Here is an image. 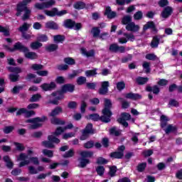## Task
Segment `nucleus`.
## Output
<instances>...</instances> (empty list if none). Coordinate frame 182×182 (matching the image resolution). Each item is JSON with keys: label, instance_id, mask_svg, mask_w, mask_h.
<instances>
[{"label": "nucleus", "instance_id": "obj_1", "mask_svg": "<svg viewBox=\"0 0 182 182\" xmlns=\"http://www.w3.org/2000/svg\"><path fill=\"white\" fill-rule=\"evenodd\" d=\"M73 127V124L72 123L69 124L65 127H58L53 135L48 136V141H43V146H44V147H47L48 149H53V147H55L53 143H55V144H58V143H60V140L56 138V136H60V134H62L63 132L68 130V129H72Z\"/></svg>", "mask_w": 182, "mask_h": 182}, {"label": "nucleus", "instance_id": "obj_2", "mask_svg": "<svg viewBox=\"0 0 182 182\" xmlns=\"http://www.w3.org/2000/svg\"><path fill=\"white\" fill-rule=\"evenodd\" d=\"M32 0H23L22 3H19L17 5V13L16 16H21L22 15V12H24V14L23 15L22 19L23 21H26V19H29V17L31 16V9H29L26 5L28 4H31Z\"/></svg>", "mask_w": 182, "mask_h": 182}, {"label": "nucleus", "instance_id": "obj_3", "mask_svg": "<svg viewBox=\"0 0 182 182\" xmlns=\"http://www.w3.org/2000/svg\"><path fill=\"white\" fill-rule=\"evenodd\" d=\"M112 108V101L110 100H105V108L102 110L103 116L101 117L102 122L104 123H109L110 122V117H112V112L110 109Z\"/></svg>", "mask_w": 182, "mask_h": 182}, {"label": "nucleus", "instance_id": "obj_4", "mask_svg": "<svg viewBox=\"0 0 182 182\" xmlns=\"http://www.w3.org/2000/svg\"><path fill=\"white\" fill-rule=\"evenodd\" d=\"M73 90H75V85L72 84H66L63 86L61 91L53 92L52 95L55 96L57 100H60V99H63V93H66L67 92H72Z\"/></svg>", "mask_w": 182, "mask_h": 182}, {"label": "nucleus", "instance_id": "obj_5", "mask_svg": "<svg viewBox=\"0 0 182 182\" xmlns=\"http://www.w3.org/2000/svg\"><path fill=\"white\" fill-rule=\"evenodd\" d=\"M46 119V117L42 118L36 117L26 120V123H31V124L29 125V129H38V127H41V126H42V123H43Z\"/></svg>", "mask_w": 182, "mask_h": 182}, {"label": "nucleus", "instance_id": "obj_6", "mask_svg": "<svg viewBox=\"0 0 182 182\" xmlns=\"http://www.w3.org/2000/svg\"><path fill=\"white\" fill-rule=\"evenodd\" d=\"M81 158L78 159L80 161V167H86L87 164H89V159H87V157H90L92 156V152L84 151L80 152Z\"/></svg>", "mask_w": 182, "mask_h": 182}, {"label": "nucleus", "instance_id": "obj_7", "mask_svg": "<svg viewBox=\"0 0 182 182\" xmlns=\"http://www.w3.org/2000/svg\"><path fill=\"white\" fill-rule=\"evenodd\" d=\"M55 4H56V1L55 0H50L48 1H46L43 3H36L35 4V8H36L37 9H48L49 8H51V6H53V5H55Z\"/></svg>", "mask_w": 182, "mask_h": 182}, {"label": "nucleus", "instance_id": "obj_8", "mask_svg": "<svg viewBox=\"0 0 182 182\" xmlns=\"http://www.w3.org/2000/svg\"><path fill=\"white\" fill-rule=\"evenodd\" d=\"M6 48L10 52H15V50H19L20 52H23V53H25V52H28V48L21 44V42L16 43L13 48H9V47H6Z\"/></svg>", "mask_w": 182, "mask_h": 182}, {"label": "nucleus", "instance_id": "obj_9", "mask_svg": "<svg viewBox=\"0 0 182 182\" xmlns=\"http://www.w3.org/2000/svg\"><path fill=\"white\" fill-rule=\"evenodd\" d=\"M131 117L132 116L130 115V114L124 112L121 114V117L118 119V122L119 123H120V124H122L124 127H127V126H129V123H127V122L126 121L130 120Z\"/></svg>", "mask_w": 182, "mask_h": 182}, {"label": "nucleus", "instance_id": "obj_10", "mask_svg": "<svg viewBox=\"0 0 182 182\" xmlns=\"http://www.w3.org/2000/svg\"><path fill=\"white\" fill-rule=\"evenodd\" d=\"M93 38H100L101 39H106L109 36V33H103L100 35V29L97 27L92 28V30Z\"/></svg>", "mask_w": 182, "mask_h": 182}, {"label": "nucleus", "instance_id": "obj_11", "mask_svg": "<svg viewBox=\"0 0 182 182\" xmlns=\"http://www.w3.org/2000/svg\"><path fill=\"white\" fill-rule=\"evenodd\" d=\"M29 163H33V164H36V166H38V164H39V159H38V157H31L28 159H26L24 161H22L19 164V167H23V166H28Z\"/></svg>", "mask_w": 182, "mask_h": 182}, {"label": "nucleus", "instance_id": "obj_12", "mask_svg": "<svg viewBox=\"0 0 182 182\" xmlns=\"http://www.w3.org/2000/svg\"><path fill=\"white\" fill-rule=\"evenodd\" d=\"M125 28L129 32H133L134 33H136L140 31V26H139L138 24H136L135 22L132 21V23L127 24Z\"/></svg>", "mask_w": 182, "mask_h": 182}, {"label": "nucleus", "instance_id": "obj_13", "mask_svg": "<svg viewBox=\"0 0 182 182\" xmlns=\"http://www.w3.org/2000/svg\"><path fill=\"white\" fill-rule=\"evenodd\" d=\"M109 50L111 52H114L115 53H117V52H119V53H124V52H126V48L124 46H119L117 44H112L109 46Z\"/></svg>", "mask_w": 182, "mask_h": 182}, {"label": "nucleus", "instance_id": "obj_14", "mask_svg": "<svg viewBox=\"0 0 182 182\" xmlns=\"http://www.w3.org/2000/svg\"><path fill=\"white\" fill-rule=\"evenodd\" d=\"M124 36L126 38H119V43H127V41H130L131 42H134L136 38L133 33H124Z\"/></svg>", "mask_w": 182, "mask_h": 182}, {"label": "nucleus", "instance_id": "obj_15", "mask_svg": "<svg viewBox=\"0 0 182 182\" xmlns=\"http://www.w3.org/2000/svg\"><path fill=\"white\" fill-rule=\"evenodd\" d=\"M90 133H92V124H89L82 131V134L80 136V140H86L89 137V134H90Z\"/></svg>", "mask_w": 182, "mask_h": 182}, {"label": "nucleus", "instance_id": "obj_16", "mask_svg": "<svg viewBox=\"0 0 182 182\" xmlns=\"http://www.w3.org/2000/svg\"><path fill=\"white\" fill-rule=\"evenodd\" d=\"M21 114H24L26 117H31V116L35 115V112L28 111L25 108H21L17 111L16 116H21Z\"/></svg>", "mask_w": 182, "mask_h": 182}, {"label": "nucleus", "instance_id": "obj_17", "mask_svg": "<svg viewBox=\"0 0 182 182\" xmlns=\"http://www.w3.org/2000/svg\"><path fill=\"white\" fill-rule=\"evenodd\" d=\"M33 154V150L32 149H28L27 151V155L26 154L21 153L17 158L18 161H25V160H28V157L29 156H32Z\"/></svg>", "mask_w": 182, "mask_h": 182}, {"label": "nucleus", "instance_id": "obj_18", "mask_svg": "<svg viewBox=\"0 0 182 182\" xmlns=\"http://www.w3.org/2000/svg\"><path fill=\"white\" fill-rule=\"evenodd\" d=\"M109 82L104 81L101 82V88L100 89V95H106L107 92H109Z\"/></svg>", "mask_w": 182, "mask_h": 182}, {"label": "nucleus", "instance_id": "obj_19", "mask_svg": "<svg viewBox=\"0 0 182 182\" xmlns=\"http://www.w3.org/2000/svg\"><path fill=\"white\" fill-rule=\"evenodd\" d=\"M42 90H43L45 92H48V90H52L53 89H55L56 87V84L54 82H51L50 84L48 83H43L40 86Z\"/></svg>", "mask_w": 182, "mask_h": 182}, {"label": "nucleus", "instance_id": "obj_20", "mask_svg": "<svg viewBox=\"0 0 182 182\" xmlns=\"http://www.w3.org/2000/svg\"><path fill=\"white\" fill-rule=\"evenodd\" d=\"M105 14L109 18V19H113V18H116V12L112 11L110 7H106Z\"/></svg>", "mask_w": 182, "mask_h": 182}, {"label": "nucleus", "instance_id": "obj_21", "mask_svg": "<svg viewBox=\"0 0 182 182\" xmlns=\"http://www.w3.org/2000/svg\"><path fill=\"white\" fill-rule=\"evenodd\" d=\"M24 56L27 59H31L33 60V59H38V54L35 52H29V50L27 52H24Z\"/></svg>", "mask_w": 182, "mask_h": 182}, {"label": "nucleus", "instance_id": "obj_22", "mask_svg": "<svg viewBox=\"0 0 182 182\" xmlns=\"http://www.w3.org/2000/svg\"><path fill=\"white\" fill-rule=\"evenodd\" d=\"M127 99H132V100H139L141 99V95L139 94H134L133 92H129L125 95Z\"/></svg>", "mask_w": 182, "mask_h": 182}, {"label": "nucleus", "instance_id": "obj_23", "mask_svg": "<svg viewBox=\"0 0 182 182\" xmlns=\"http://www.w3.org/2000/svg\"><path fill=\"white\" fill-rule=\"evenodd\" d=\"M46 28H47L48 29H58L59 28V26H58V24L56 23L50 21H48L46 23Z\"/></svg>", "mask_w": 182, "mask_h": 182}, {"label": "nucleus", "instance_id": "obj_24", "mask_svg": "<svg viewBox=\"0 0 182 182\" xmlns=\"http://www.w3.org/2000/svg\"><path fill=\"white\" fill-rule=\"evenodd\" d=\"M171 12H173V9H171V7L165 8V9L161 14L162 18H168V16L171 15Z\"/></svg>", "mask_w": 182, "mask_h": 182}, {"label": "nucleus", "instance_id": "obj_25", "mask_svg": "<svg viewBox=\"0 0 182 182\" xmlns=\"http://www.w3.org/2000/svg\"><path fill=\"white\" fill-rule=\"evenodd\" d=\"M62 112H63L62 107H57L52 110V112L50 113V116H51L52 117H55V116H58V114H60Z\"/></svg>", "mask_w": 182, "mask_h": 182}, {"label": "nucleus", "instance_id": "obj_26", "mask_svg": "<svg viewBox=\"0 0 182 182\" xmlns=\"http://www.w3.org/2000/svg\"><path fill=\"white\" fill-rule=\"evenodd\" d=\"M132 16H124L122 19V25H129V23H132L133 21H132Z\"/></svg>", "mask_w": 182, "mask_h": 182}, {"label": "nucleus", "instance_id": "obj_27", "mask_svg": "<svg viewBox=\"0 0 182 182\" xmlns=\"http://www.w3.org/2000/svg\"><path fill=\"white\" fill-rule=\"evenodd\" d=\"M31 28V24L28 23H24L20 28H18V31L21 32V33H25L28 29Z\"/></svg>", "mask_w": 182, "mask_h": 182}, {"label": "nucleus", "instance_id": "obj_28", "mask_svg": "<svg viewBox=\"0 0 182 182\" xmlns=\"http://www.w3.org/2000/svg\"><path fill=\"white\" fill-rule=\"evenodd\" d=\"M109 133L113 136H120V134H122V130L117 129V127H114L110 129Z\"/></svg>", "mask_w": 182, "mask_h": 182}, {"label": "nucleus", "instance_id": "obj_29", "mask_svg": "<svg viewBox=\"0 0 182 182\" xmlns=\"http://www.w3.org/2000/svg\"><path fill=\"white\" fill-rule=\"evenodd\" d=\"M4 161L6 164V166L9 168H12L14 167V163L11 161V158H9L8 156H5L3 158Z\"/></svg>", "mask_w": 182, "mask_h": 182}, {"label": "nucleus", "instance_id": "obj_30", "mask_svg": "<svg viewBox=\"0 0 182 182\" xmlns=\"http://www.w3.org/2000/svg\"><path fill=\"white\" fill-rule=\"evenodd\" d=\"M64 26L65 28H68L69 29H72L73 26H75V21L71 19H68L64 21Z\"/></svg>", "mask_w": 182, "mask_h": 182}, {"label": "nucleus", "instance_id": "obj_31", "mask_svg": "<svg viewBox=\"0 0 182 182\" xmlns=\"http://www.w3.org/2000/svg\"><path fill=\"white\" fill-rule=\"evenodd\" d=\"M177 130V127L176 126H173L171 124H169L167 126L166 129H164L166 134H168V133H173Z\"/></svg>", "mask_w": 182, "mask_h": 182}, {"label": "nucleus", "instance_id": "obj_32", "mask_svg": "<svg viewBox=\"0 0 182 182\" xmlns=\"http://www.w3.org/2000/svg\"><path fill=\"white\" fill-rule=\"evenodd\" d=\"M167 122H168V117H166V115H162L161 117V126L163 129L167 126Z\"/></svg>", "mask_w": 182, "mask_h": 182}, {"label": "nucleus", "instance_id": "obj_33", "mask_svg": "<svg viewBox=\"0 0 182 182\" xmlns=\"http://www.w3.org/2000/svg\"><path fill=\"white\" fill-rule=\"evenodd\" d=\"M156 26H154V23L152 21H149L146 23L143 27L144 31H147V29H154Z\"/></svg>", "mask_w": 182, "mask_h": 182}, {"label": "nucleus", "instance_id": "obj_34", "mask_svg": "<svg viewBox=\"0 0 182 182\" xmlns=\"http://www.w3.org/2000/svg\"><path fill=\"white\" fill-rule=\"evenodd\" d=\"M159 41H160V39L159 38V37L157 36L154 37L151 43V48H157L159 46Z\"/></svg>", "mask_w": 182, "mask_h": 182}, {"label": "nucleus", "instance_id": "obj_35", "mask_svg": "<svg viewBox=\"0 0 182 182\" xmlns=\"http://www.w3.org/2000/svg\"><path fill=\"white\" fill-rule=\"evenodd\" d=\"M149 82L148 77H139L136 78V82L138 85H144Z\"/></svg>", "mask_w": 182, "mask_h": 182}, {"label": "nucleus", "instance_id": "obj_36", "mask_svg": "<svg viewBox=\"0 0 182 182\" xmlns=\"http://www.w3.org/2000/svg\"><path fill=\"white\" fill-rule=\"evenodd\" d=\"M48 36L44 34H38L37 36V41L38 42H48Z\"/></svg>", "mask_w": 182, "mask_h": 182}, {"label": "nucleus", "instance_id": "obj_37", "mask_svg": "<svg viewBox=\"0 0 182 182\" xmlns=\"http://www.w3.org/2000/svg\"><path fill=\"white\" fill-rule=\"evenodd\" d=\"M86 5L83 3V1H77L74 4L75 9H83Z\"/></svg>", "mask_w": 182, "mask_h": 182}, {"label": "nucleus", "instance_id": "obj_38", "mask_svg": "<svg viewBox=\"0 0 182 182\" xmlns=\"http://www.w3.org/2000/svg\"><path fill=\"white\" fill-rule=\"evenodd\" d=\"M54 42L56 43H62L65 41V36L61 35H57L53 36Z\"/></svg>", "mask_w": 182, "mask_h": 182}, {"label": "nucleus", "instance_id": "obj_39", "mask_svg": "<svg viewBox=\"0 0 182 182\" xmlns=\"http://www.w3.org/2000/svg\"><path fill=\"white\" fill-rule=\"evenodd\" d=\"M46 49L48 52H55V50H56V49H58V45H56V44H50V45L46 46Z\"/></svg>", "mask_w": 182, "mask_h": 182}, {"label": "nucleus", "instance_id": "obj_40", "mask_svg": "<svg viewBox=\"0 0 182 182\" xmlns=\"http://www.w3.org/2000/svg\"><path fill=\"white\" fill-rule=\"evenodd\" d=\"M44 14H46L47 16H56V8H53L52 11L45 10Z\"/></svg>", "mask_w": 182, "mask_h": 182}, {"label": "nucleus", "instance_id": "obj_41", "mask_svg": "<svg viewBox=\"0 0 182 182\" xmlns=\"http://www.w3.org/2000/svg\"><path fill=\"white\" fill-rule=\"evenodd\" d=\"M31 69H33V70H36V72H40V70L43 69V65L41 64H33L31 65Z\"/></svg>", "mask_w": 182, "mask_h": 182}, {"label": "nucleus", "instance_id": "obj_42", "mask_svg": "<svg viewBox=\"0 0 182 182\" xmlns=\"http://www.w3.org/2000/svg\"><path fill=\"white\" fill-rule=\"evenodd\" d=\"M31 48L32 49H39V48H42V43L39 41H35L31 43Z\"/></svg>", "mask_w": 182, "mask_h": 182}, {"label": "nucleus", "instance_id": "obj_43", "mask_svg": "<svg viewBox=\"0 0 182 182\" xmlns=\"http://www.w3.org/2000/svg\"><path fill=\"white\" fill-rule=\"evenodd\" d=\"M110 156L113 159H122L123 157V152H114L110 154Z\"/></svg>", "mask_w": 182, "mask_h": 182}, {"label": "nucleus", "instance_id": "obj_44", "mask_svg": "<svg viewBox=\"0 0 182 182\" xmlns=\"http://www.w3.org/2000/svg\"><path fill=\"white\" fill-rule=\"evenodd\" d=\"M124 87H126V84L124 83V82L121 81V82H118L117 83V89L119 92H122V90H123V89H124Z\"/></svg>", "mask_w": 182, "mask_h": 182}, {"label": "nucleus", "instance_id": "obj_45", "mask_svg": "<svg viewBox=\"0 0 182 182\" xmlns=\"http://www.w3.org/2000/svg\"><path fill=\"white\" fill-rule=\"evenodd\" d=\"M80 51L82 55H84V56H86L87 58L92 56V51H87L85 48H82Z\"/></svg>", "mask_w": 182, "mask_h": 182}, {"label": "nucleus", "instance_id": "obj_46", "mask_svg": "<svg viewBox=\"0 0 182 182\" xmlns=\"http://www.w3.org/2000/svg\"><path fill=\"white\" fill-rule=\"evenodd\" d=\"M51 123L53 124H61V125H63V124H65V121L60 120V119H59L58 118H53L51 119Z\"/></svg>", "mask_w": 182, "mask_h": 182}, {"label": "nucleus", "instance_id": "obj_47", "mask_svg": "<svg viewBox=\"0 0 182 182\" xmlns=\"http://www.w3.org/2000/svg\"><path fill=\"white\" fill-rule=\"evenodd\" d=\"M86 83V78L83 76H80L77 79V84L79 85H85Z\"/></svg>", "mask_w": 182, "mask_h": 182}, {"label": "nucleus", "instance_id": "obj_48", "mask_svg": "<svg viewBox=\"0 0 182 182\" xmlns=\"http://www.w3.org/2000/svg\"><path fill=\"white\" fill-rule=\"evenodd\" d=\"M43 154H44L45 156H47V157L52 158L53 156V151L49 149H43Z\"/></svg>", "mask_w": 182, "mask_h": 182}, {"label": "nucleus", "instance_id": "obj_49", "mask_svg": "<svg viewBox=\"0 0 182 182\" xmlns=\"http://www.w3.org/2000/svg\"><path fill=\"white\" fill-rule=\"evenodd\" d=\"M143 18V13L141 11H137L134 15V19L135 21H140Z\"/></svg>", "mask_w": 182, "mask_h": 182}, {"label": "nucleus", "instance_id": "obj_50", "mask_svg": "<svg viewBox=\"0 0 182 182\" xmlns=\"http://www.w3.org/2000/svg\"><path fill=\"white\" fill-rule=\"evenodd\" d=\"M116 171H117V167L112 166L109 168V176L111 177H114L116 176Z\"/></svg>", "mask_w": 182, "mask_h": 182}, {"label": "nucleus", "instance_id": "obj_51", "mask_svg": "<svg viewBox=\"0 0 182 182\" xmlns=\"http://www.w3.org/2000/svg\"><path fill=\"white\" fill-rule=\"evenodd\" d=\"M64 62L67 65H75V59H73L72 58H65L64 59Z\"/></svg>", "mask_w": 182, "mask_h": 182}, {"label": "nucleus", "instance_id": "obj_52", "mask_svg": "<svg viewBox=\"0 0 182 182\" xmlns=\"http://www.w3.org/2000/svg\"><path fill=\"white\" fill-rule=\"evenodd\" d=\"M9 72H12L13 73H21V72H22V70L21 68L14 67H9Z\"/></svg>", "mask_w": 182, "mask_h": 182}, {"label": "nucleus", "instance_id": "obj_53", "mask_svg": "<svg viewBox=\"0 0 182 182\" xmlns=\"http://www.w3.org/2000/svg\"><path fill=\"white\" fill-rule=\"evenodd\" d=\"M146 73H150V63L148 62H144L142 65Z\"/></svg>", "mask_w": 182, "mask_h": 182}, {"label": "nucleus", "instance_id": "obj_54", "mask_svg": "<svg viewBox=\"0 0 182 182\" xmlns=\"http://www.w3.org/2000/svg\"><path fill=\"white\" fill-rule=\"evenodd\" d=\"M72 137H75V133L73 132L66 133L63 135V139H64V140H68V139H70Z\"/></svg>", "mask_w": 182, "mask_h": 182}, {"label": "nucleus", "instance_id": "obj_55", "mask_svg": "<svg viewBox=\"0 0 182 182\" xmlns=\"http://www.w3.org/2000/svg\"><path fill=\"white\" fill-rule=\"evenodd\" d=\"M75 151H73V149H70L63 155V157H65V159L68 157H73Z\"/></svg>", "mask_w": 182, "mask_h": 182}, {"label": "nucleus", "instance_id": "obj_56", "mask_svg": "<svg viewBox=\"0 0 182 182\" xmlns=\"http://www.w3.org/2000/svg\"><path fill=\"white\" fill-rule=\"evenodd\" d=\"M108 162L109 161H107V159H105V158L102 157H100L97 160V164H107Z\"/></svg>", "mask_w": 182, "mask_h": 182}, {"label": "nucleus", "instance_id": "obj_57", "mask_svg": "<svg viewBox=\"0 0 182 182\" xmlns=\"http://www.w3.org/2000/svg\"><path fill=\"white\" fill-rule=\"evenodd\" d=\"M66 14H68V11H58V9H56L55 16H63V15H66Z\"/></svg>", "mask_w": 182, "mask_h": 182}, {"label": "nucleus", "instance_id": "obj_58", "mask_svg": "<svg viewBox=\"0 0 182 182\" xmlns=\"http://www.w3.org/2000/svg\"><path fill=\"white\" fill-rule=\"evenodd\" d=\"M96 171H97L98 176H102V174H105V167L98 166L96 168Z\"/></svg>", "mask_w": 182, "mask_h": 182}, {"label": "nucleus", "instance_id": "obj_59", "mask_svg": "<svg viewBox=\"0 0 182 182\" xmlns=\"http://www.w3.org/2000/svg\"><path fill=\"white\" fill-rule=\"evenodd\" d=\"M36 73L38 76H48L49 75V71L40 70L39 71H37Z\"/></svg>", "mask_w": 182, "mask_h": 182}, {"label": "nucleus", "instance_id": "obj_60", "mask_svg": "<svg viewBox=\"0 0 182 182\" xmlns=\"http://www.w3.org/2000/svg\"><path fill=\"white\" fill-rule=\"evenodd\" d=\"M18 78H19V75L18 74H11L9 75V79L12 82H17Z\"/></svg>", "mask_w": 182, "mask_h": 182}, {"label": "nucleus", "instance_id": "obj_61", "mask_svg": "<svg viewBox=\"0 0 182 182\" xmlns=\"http://www.w3.org/2000/svg\"><path fill=\"white\" fill-rule=\"evenodd\" d=\"M17 150H18L19 151H23V150H25V146H23V144H19V143H14Z\"/></svg>", "mask_w": 182, "mask_h": 182}, {"label": "nucleus", "instance_id": "obj_62", "mask_svg": "<svg viewBox=\"0 0 182 182\" xmlns=\"http://www.w3.org/2000/svg\"><path fill=\"white\" fill-rule=\"evenodd\" d=\"M41 95H39V94L34 95L30 99V102H38V100H39V99H41Z\"/></svg>", "mask_w": 182, "mask_h": 182}, {"label": "nucleus", "instance_id": "obj_63", "mask_svg": "<svg viewBox=\"0 0 182 182\" xmlns=\"http://www.w3.org/2000/svg\"><path fill=\"white\" fill-rule=\"evenodd\" d=\"M28 171L30 174H38V170L33 166H28Z\"/></svg>", "mask_w": 182, "mask_h": 182}, {"label": "nucleus", "instance_id": "obj_64", "mask_svg": "<svg viewBox=\"0 0 182 182\" xmlns=\"http://www.w3.org/2000/svg\"><path fill=\"white\" fill-rule=\"evenodd\" d=\"M146 166H147L146 163H142L138 165V167H137L138 171H141V172L143 171L144 168H146Z\"/></svg>", "mask_w": 182, "mask_h": 182}]
</instances>
